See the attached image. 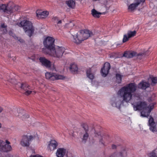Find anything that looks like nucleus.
Instances as JSON below:
<instances>
[{
	"instance_id": "obj_17",
	"label": "nucleus",
	"mask_w": 157,
	"mask_h": 157,
	"mask_svg": "<svg viewBox=\"0 0 157 157\" xmlns=\"http://www.w3.org/2000/svg\"><path fill=\"white\" fill-rule=\"evenodd\" d=\"M136 33V32L135 30L133 31H128L127 34H124V35L122 41L124 43L128 40L129 38L135 36Z\"/></svg>"
},
{
	"instance_id": "obj_18",
	"label": "nucleus",
	"mask_w": 157,
	"mask_h": 157,
	"mask_svg": "<svg viewBox=\"0 0 157 157\" xmlns=\"http://www.w3.org/2000/svg\"><path fill=\"white\" fill-rule=\"evenodd\" d=\"M67 151L66 149L64 148H58L56 152V155L57 157H63Z\"/></svg>"
},
{
	"instance_id": "obj_33",
	"label": "nucleus",
	"mask_w": 157,
	"mask_h": 157,
	"mask_svg": "<svg viewBox=\"0 0 157 157\" xmlns=\"http://www.w3.org/2000/svg\"><path fill=\"white\" fill-rule=\"evenodd\" d=\"M25 90V92L24 93V94L25 95H28L31 93L32 91L30 90Z\"/></svg>"
},
{
	"instance_id": "obj_31",
	"label": "nucleus",
	"mask_w": 157,
	"mask_h": 157,
	"mask_svg": "<svg viewBox=\"0 0 157 157\" xmlns=\"http://www.w3.org/2000/svg\"><path fill=\"white\" fill-rule=\"evenodd\" d=\"M119 157H125L126 156V152L124 150L120 152L119 154Z\"/></svg>"
},
{
	"instance_id": "obj_32",
	"label": "nucleus",
	"mask_w": 157,
	"mask_h": 157,
	"mask_svg": "<svg viewBox=\"0 0 157 157\" xmlns=\"http://www.w3.org/2000/svg\"><path fill=\"white\" fill-rule=\"evenodd\" d=\"M149 156V157H157L156 153L154 151L150 153Z\"/></svg>"
},
{
	"instance_id": "obj_14",
	"label": "nucleus",
	"mask_w": 157,
	"mask_h": 157,
	"mask_svg": "<svg viewBox=\"0 0 157 157\" xmlns=\"http://www.w3.org/2000/svg\"><path fill=\"white\" fill-rule=\"evenodd\" d=\"M110 68V66L109 63L108 62L105 63L101 71V75L103 77H106L108 74Z\"/></svg>"
},
{
	"instance_id": "obj_43",
	"label": "nucleus",
	"mask_w": 157,
	"mask_h": 157,
	"mask_svg": "<svg viewBox=\"0 0 157 157\" xmlns=\"http://www.w3.org/2000/svg\"><path fill=\"white\" fill-rule=\"evenodd\" d=\"M19 41L21 42H22V43H23V42L24 41V40H23V39H20Z\"/></svg>"
},
{
	"instance_id": "obj_50",
	"label": "nucleus",
	"mask_w": 157,
	"mask_h": 157,
	"mask_svg": "<svg viewBox=\"0 0 157 157\" xmlns=\"http://www.w3.org/2000/svg\"><path fill=\"white\" fill-rule=\"evenodd\" d=\"M40 157H43L42 156L40 155Z\"/></svg>"
},
{
	"instance_id": "obj_22",
	"label": "nucleus",
	"mask_w": 157,
	"mask_h": 157,
	"mask_svg": "<svg viewBox=\"0 0 157 157\" xmlns=\"http://www.w3.org/2000/svg\"><path fill=\"white\" fill-rule=\"evenodd\" d=\"M18 84H20V87L22 90H30V87L26 83L22 82L19 83Z\"/></svg>"
},
{
	"instance_id": "obj_12",
	"label": "nucleus",
	"mask_w": 157,
	"mask_h": 157,
	"mask_svg": "<svg viewBox=\"0 0 157 157\" xmlns=\"http://www.w3.org/2000/svg\"><path fill=\"white\" fill-rule=\"evenodd\" d=\"M149 126V129L150 131L153 132H157V125L154 121L153 118L150 116L148 120L147 124Z\"/></svg>"
},
{
	"instance_id": "obj_42",
	"label": "nucleus",
	"mask_w": 157,
	"mask_h": 157,
	"mask_svg": "<svg viewBox=\"0 0 157 157\" xmlns=\"http://www.w3.org/2000/svg\"><path fill=\"white\" fill-rule=\"evenodd\" d=\"M112 148H113V149H115L116 147V146L115 145H114V144L112 145Z\"/></svg>"
},
{
	"instance_id": "obj_36",
	"label": "nucleus",
	"mask_w": 157,
	"mask_h": 157,
	"mask_svg": "<svg viewBox=\"0 0 157 157\" xmlns=\"http://www.w3.org/2000/svg\"><path fill=\"white\" fill-rule=\"evenodd\" d=\"M10 81L11 83H12L13 84H16V81L14 79H11L10 80Z\"/></svg>"
},
{
	"instance_id": "obj_3",
	"label": "nucleus",
	"mask_w": 157,
	"mask_h": 157,
	"mask_svg": "<svg viewBox=\"0 0 157 157\" xmlns=\"http://www.w3.org/2000/svg\"><path fill=\"white\" fill-rule=\"evenodd\" d=\"M93 34L91 32L88 30H82L78 32L76 35H72L71 40L74 43L79 44Z\"/></svg>"
},
{
	"instance_id": "obj_15",
	"label": "nucleus",
	"mask_w": 157,
	"mask_h": 157,
	"mask_svg": "<svg viewBox=\"0 0 157 157\" xmlns=\"http://www.w3.org/2000/svg\"><path fill=\"white\" fill-rule=\"evenodd\" d=\"M58 145L57 142L55 140H51L48 144L47 149L49 152L53 151L56 149Z\"/></svg>"
},
{
	"instance_id": "obj_8",
	"label": "nucleus",
	"mask_w": 157,
	"mask_h": 157,
	"mask_svg": "<svg viewBox=\"0 0 157 157\" xmlns=\"http://www.w3.org/2000/svg\"><path fill=\"white\" fill-rule=\"evenodd\" d=\"M45 75L47 79L52 81L62 80L65 78L63 75L56 73L47 72L46 73Z\"/></svg>"
},
{
	"instance_id": "obj_46",
	"label": "nucleus",
	"mask_w": 157,
	"mask_h": 157,
	"mask_svg": "<svg viewBox=\"0 0 157 157\" xmlns=\"http://www.w3.org/2000/svg\"><path fill=\"white\" fill-rule=\"evenodd\" d=\"M33 60H36V59H38V58H37V57H36V56H35V59H34V60L33 59H32Z\"/></svg>"
},
{
	"instance_id": "obj_23",
	"label": "nucleus",
	"mask_w": 157,
	"mask_h": 157,
	"mask_svg": "<svg viewBox=\"0 0 157 157\" xmlns=\"http://www.w3.org/2000/svg\"><path fill=\"white\" fill-rule=\"evenodd\" d=\"M91 14L94 17L98 18L102 14V13L97 11L94 9H93L91 10Z\"/></svg>"
},
{
	"instance_id": "obj_41",
	"label": "nucleus",
	"mask_w": 157,
	"mask_h": 157,
	"mask_svg": "<svg viewBox=\"0 0 157 157\" xmlns=\"http://www.w3.org/2000/svg\"><path fill=\"white\" fill-rule=\"evenodd\" d=\"M30 157H39V155H31Z\"/></svg>"
},
{
	"instance_id": "obj_35",
	"label": "nucleus",
	"mask_w": 157,
	"mask_h": 157,
	"mask_svg": "<svg viewBox=\"0 0 157 157\" xmlns=\"http://www.w3.org/2000/svg\"><path fill=\"white\" fill-rule=\"evenodd\" d=\"M52 20L54 22L56 23L58 21L59 19L58 17H55L52 18Z\"/></svg>"
},
{
	"instance_id": "obj_20",
	"label": "nucleus",
	"mask_w": 157,
	"mask_h": 157,
	"mask_svg": "<svg viewBox=\"0 0 157 157\" xmlns=\"http://www.w3.org/2000/svg\"><path fill=\"white\" fill-rule=\"evenodd\" d=\"M150 84L147 82L142 81L138 85V87L144 90L146 89L150 86Z\"/></svg>"
},
{
	"instance_id": "obj_45",
	"label": "nucleus",
	"mask_w": 157,
	"mask_h": 157,
	"mask_svg": "<svg viewBox=\"0 0 157 157\" xmlns=\"http://www.w3.org/2000/svg\"><path fill=\"white\" fill-rule=\"evenodd\" d=\"M3 140H0V146H1V145L2 144H3Z\"/></svg>"
},
{
	"instance_id": "obj_25",
	"label": "nucleus",
	"mask_w": 157,
	"mask_h": 157,
	"mask_svg": "<svg viewBox=\"0 0 157 157\" xmlns=\"http://www.w3.org/2000/svg\"><path fill=\"white\" fill-rule=\"evenodd\" d=\"M95 138L96 140L99 141L100 144H101L102 145L104 146V142L102 141V138L100 133H98V134H95Z\"/></svg>"
},
{
	"instance_id": "obj_5",
	"label": "nucleus",
	"mask_w": 157,
	"mask_h": 157,
	"mask_svg": "<svg viewBox=\"0 0 157 157\" xmlns=\"http://www.w3.org/2000/svg\"><path fill=\"white\" fill-rule=\"evenodd\" d=\"M55 39L51 36H47L45 38L43 42L44 48L42 49V52L48 55L47 52L52 51L55 46Z\"/></svg>"
},
{
	"instance_id": "obj_7",
	"label": "nucleus",
	"mask_w": 157,
	"mask_h": 157,
	"mask_svg": "<svg viewBox=\"0 0 157 157\" xmlns=\"http://www.w3.org/2000/svg\"><path fill=\"white\" fill-rule=\"evenodd\" d=\"M49 52H47L48 55L57 58H61L63 56L65 51V48L63 47L55 46L53 49Z\"/></svg>"
},
{
	"instance_id": "obj_29",
	"label": "nucleus",
	"mask_w": 157,
	"mask_h": 157,
	"mask_svg": "<svg viewBox=\"0 0 157 157\" xmlns=\"http://www.w3.org/2000/svg\"><path fill=\"white\" fill-rule=\"evenodd\" d=\"M151 80L152 81L151 84L154 85L157 83V78L155 77H153L151 78Z\"/></svg>"
},
{
	"instance_id": "obj_39",
	"label": "nucleus",
	"mask_w": 157,
	"mask_h": 157,
	"mask_svg": "<svg viewBox=\"0 0 157 157\" xmlns=\"http://www.w3.org/2000/svg\"><path fill=\"white\" fill-rule=\"evenodd\" d=\"M58 24V26H59L60 24L62 23V21L61 20H59L56 22Z\"/></svg>"
},
{
	"instance_id": "obj_16",
	"label": "nucleus",
	"mask_w": 157,
	"mask_h": 157,
	"mask_svg": "<svg viewBox=\"0 0 157 157\" xmlns=\"http://www.w3.org/2000/svg\"><path fill=\"white\" fill-rule=\"evenodd\" d=\"M135 3L130 5L128 7L129 11H132L135 9L140 4H143L145 2V0H135Z\"/></svg>"
},
{
	"instance_id": "obj_49",
	"label": "nucleus",
	"mask_w": 157,
	"mask_h": 157,
	"mask_svg": "<svg viewBox=\"0 0 157 157\" xmlns=\"http://www.w3.org/2000/svg\"><path fill=\"white\" fill-rule=\"evenodd\" d=\"M2 125L1 123H0V128H1Z\"/></svg>"
},
{
	"instance_id": "obj_1",
	"label": "nucleus",
	"mask_w": 157,
	"mask_h": 157,
	"mask_svg": "<svg viewBox=\"0 0 157 157\" xmlns=\"http://www.w3.org/2000/svg\"><path fill=\"white\" fill-rule=\"evenodd\" d=\"M137 86L134 83H131L128 84L121 89L118 91L117 94L120 97H117L112 99L111 101L112 106L118 109H120L121 105L123 103V100L127 102H129L131 100L134 101L139 100L140 99V95L138 94H133L136 90Z\"/></svg>"
},
{
	"instance_id": "obj_34",
	"label": "nucleus",
	"mask_w": 157,
	"mask_h": 157,
	"mask_svg": "<svg viewBox=\"0 0 157 157\" xmlns=\"http://www.w3.org/2000/svg\"><path fill=\"white\" fill-rule=\"evenodd\" d=\"M1 31L3 32V34H6L7 33V28H5L2 29H1Z\"/></svg>"
},
{
	"instance_id": "obj_13",
	"label": "nucleus",
	"mask_w": 157,
	"mask_h": 157,
	"mask_svg": "<svg viewBox=\"0 0 157 157\" xmlns=\"http://www.w3.org/2000/svg\"><path fill=\"white\" fill-rule=\"evenodd\" d=\"M82 127L83 128L82 132H81L82 136V139L83 140H86L88 138L89 132L88 130V127L87 125L85 123L82 124Z\"/></svg>"
},
{
	"instance_id": "obj_4",
	"label": "nucleus",
	"mask_w": 157,
	"mask_h": 157,
	"mask_svg": "<svg viewBox=\"0 0 157 157\" xmlns=\"http://www.w3.org/2000/svg\"><path fill=\"white\" fill-rule=\"evenodd\" d=\"M20 7L15 5L12 2H10L6 4H0V10L7 14H10L15 11H20Z\"/></svg>"
},
{
	"instance_id": "obj_28",
	"label": "nucleus",
	"mask_w": 157,
	"mask_h": 157,
	"mask_svg": "<svg viewBox=\"0 0 157 157\" xmlns=\"http://www.w3.org/2000/svg\"><path fill=\"white\" fill-rule=\"evenodd\" d=\"M121 78L122 75L118 74H117L116 75V81L118 83H120L121 81Z\"/></svg>"
},
{
	"instance_id": "obj_11",
	"label": "nucleus",
	"mask_w": 157,
	"mask_h": 157,
	"mask_svg": "<svg viewBox=\"0 0 157 157\" xmlns=\"http://www.w3.org/2000/svg\"><path fill=\"white\" fill-rule=\"evenodd\" d=\"M3 143L0 146V151L2 152H7L11 151L12 150L11 145H10V142L6 140V142L3 141Z\"/></svg>"
},
{
	"instance_id": "obj_44",
	"label": "nucleus",
	"mask_w": 157,
	"mask_h": 157,
	"mask_svg": "<svg viewBox=\"0 0 157 157\" xmlns=\"http://www.w3.org/2000/svg\"><path fill=\"white\" fill-rule=\"evenodd\" d=\"M3 110V108L0 106V112L1 113Z\"/></svg>"
},
{
	"instance_id": "obj_47",
	"label": "nucleus",
	"mask_w": 157,
	"mask_h": 157,
	"mask_svg": "<svg viewBox=\"0 0 157 157\" xmlns=\"http://www.w3.org/2000/svg\"><path fill=\"white\" fill-rule=\"evenodd\" d=\"M115 155V154H114L113 155H111L110 157H114V156Z\"/></svg>"
},
{
	"instance_id": "obj_2",
	"label": "nucleus",
	"mask_w": 157,
	"mask_h": 157,
	"mask_svg": "<svg viewBox=\"0 0 157 157\" xmlns=\"http://www.w3.org/2000/svg\"><path fill=\"white\" fill-rule=\"evenodd\" d=\"M154 102L151 103L148 106H147V104L144 101H140L138 102L137 105L133 106L134 110H142L141 112V116L143 117H147L150 114L151 110L154 108V105H155Z\"/></svg>"
},
{
	"instance_id": "obj_24",
	"label": "nucleus",
	"mask_w": 157,
	"mask_h": 157,
	"mask_svg": "<svg viewBox=\"0 0 157 157\" xmlns=\"http://www.w3.org/2000/svg\"><path fill=\"white\" fill-rule=\"evenodd\" d=\"M86 76L90 79L92 80L94 78V75L92 73L90 68L88 69L86 71Z\"/></svg>"
},
{
	"instance_id": "obj_6",
	"label": "nucleus",
	"mask_w": 157,
	"mask_h": 157,
	"mask_svg": "<svg viewBox=\"0 0 157 157\" xmlns=\"http://www.w3.org/2000/svg\"><path fill=\"white\" fill-rule=\"evenodd\" d=\"M18 25L20 27H23L25 33L29 37H31L34 34V28L33 27L31 21L24 20L21 21Z\"/></svg>"
},
{
	"instance_id": "obj_19",
	"label": "nucleus",
	"mask_w": 157,
	"mask_h": 157,
	"mask_svg": "<svg viewBox=\"0 0 157 157\" xmlns=\"http://www.w3.org/2000/svg\"><path fill=\"white\" fill-rule=\"evenodd\" d=\"M141 54L137 55L136 52H134L126 51L124 52L123 56L128 58H131L137 55H141Z\"/></svg>"
},
{
	"instance_id": "obj_30",
	"label": "nucleus",
	"mask_w": 157,
	"mask_h": 157,
	"mask_svg": "<svg viewBox=\"0 0 157 157\" xmlns=\"http://www.w3.org/2000/svg\"><path fill=\"white\" fill-rule=\"evenodd\" d=\"M74 25V23L73 22H70L68 23H67L65 25V26L66 27H67V28H71V27H73Z\"/></svg>"
},
{
	"instance_id": "obj_40",
	"label": "nucleus",
	"mask_w": 157,
	"mask_h": 157,
	"mask_svg": "<svg viewBox=\"0 0 157 157\" xmlns=\"http://www.w3.org/2000/svg\"><path fill=\"white\" fill-rule=\"evenodd\" d=\"M36 16L37 17H39V11L38 10H36Z\"/></svg>"
},
{
	"instance_id": "obj_9",
	"label": "nucleus",
	"mask_w": 157,
	"mask_h": 157,
	"mask_svg": "<svg viewBox=\"0 0 157 157\" xmlns=\"http://www.w3.org/2000/svg\"><path fill=\"white\" fill-rule=\"evenodd\" d=\"M35 136L25 135L23 136L20 144L23 147H29L30 145L29 142L34 139Z\"/></svg>"
},
{
	"instance_id": "obj_38",
	"label": "nucleus",
	"mask_w": 157,
	"mask_h": 157,
	"mask_svg": "<svg viewBox=\"0 0 157 157\" xmlns=\"http://www.w3.org/2000/svg\"><path fill=\"white\" fill-rule=\"evenodd\" d=\"M26 117L27 118H28L29 117V116L28 115H23L22 117V119L23 120L24 119L25 120Z\"/></svg>"
},
{
	"instance_id": "obj_37",
	"label": "nucleus",
	"mask_w": 157,
	"mask_h": 157,
	"mask_svg": "<svg viewBox=\"0 0 157 157\" xmlns=\"http://www.w3.org/2000/svg\"><path fill=\"white\" fill-rule=\"evenodd\" d=\"M7 28V25H6L4 23H3L1 24L0 27L1 29H2L5 28Z\"/></svg>"
},
{
	"instance_id": "obj_26",
	"label": "nucleus",
	"mask_w": 157,
	"mask_h": 157,
	"mask_svg": "<svg viewBox=\"0 0 157 157\" xmlns=\"http://www.w3.org/2000/svg\"><path fill=\"white\" fill-rule=\"evenodd\" d=\"M40 19L45 18H46L49 14V13L47 11H44L40 12Z\"/></svg>"
},
{
	"instance_id": "obj_21",
	"label": "nucleus",
	"mask_w": 157,
	"mask_h": 157,
	"mask_svg": "<svg viewBox=\"0 0 157 157\" xmlns=\"http://www.w3.org/2000/svg\"><path fill=\"white\" fill-rule=\"evenodd\" d=\"M69 69L71 72L73 73H77L78 71V67L77 64L75 63L70 64Z\"/></svg>"
},
{
	"instance_id": "obj_48",
	"label": "nucleus",
	"mask_w": 157,
	"mask_h": 157,
	"mask_svg": "<svg viewBox=\"0 0 157 157\" xmlns=\"http://www.w3.org/2000/svg\"><path fill=\"white\" fill-rule=\"evenodd\" d=\"M12 34V32L11 31H10L9 32V34L10 35H11Z\"/></svg>"
},
{
	"instance_id": "obj_10",
	"label": "nucleus",
	"mask_w": 157,
	"mask_h": 157,
	"mask_svg": "<svg viewBox=\"0 0 157 157\" xmlns=\"http://www.w3.org/2000/svg\"><path fill=\"white\" fill-rule=\"evenodd\" d=\"M40 62L43 65L45 66L49 70L52 71H56L55 67L54 64H51V62L44 57H40Z\"/></svg>"
},
{
	"instance_id": "obj_27",
	"label": "nucleus",
	"mask_w": 157,
	"mask_h": 157,
	"mask_svg": "<svg viewBox=\"0 0 157 157\" xmlns=\"http://www.w3.org/2000/svg\"><path fill=\"white\" fill-rule=\"evenodd\" d=\"M67 4L68 6L71 8H74L75 6V2L73 0H70L67 2Z\"/></svg>"
}]
</instances>
